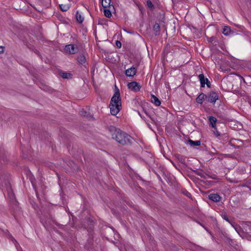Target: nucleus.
Instances as JSON below:
<instances>
[{
	"label": "nucleus",
	"mask_w": 251,
	"mask_h": 251,
	"mask_svg": "<svg viewBox=\"0 0 251 251\" xmlns=\"http://www.w3.org/2000/svg\"><path fill=\"white\" fill-rule=\"evenodd\" d=\"M110 113L116 115L122 109V101L119 89L115 86V93L111 99L109 106Z\"/></svg>",
	"instance_id": "obj_1"
},
{
	"label": "nucleus",
	"mask_w": 251,
	"mask_h": 251,
	"mask_svg": "<svg viewBox=\"0 0 251 251\" xmlns=\"http://www.w3.org/2000/svg\"><path fill=\"white\" fill-rule=\"evenodd\" d=\"M112 136L113 139L123 145L131 143V137L119 129H115Z\"/></svg>",
	"instance_id": "obj_2"
},
{
	"label": "nucleus",
	"mask_w": 251,
	"mask_h": 251,
	"mask_svg": "<svg viewBox=\"0 0 251 251\" xmlns=\"http://www.w3.org/2000/svg\"><path fill=\"white\" fill-rule=\"evenodd\" d=\"M219 99L217 93L215 92H210L207 95H206V100L213 104H215L216 101Z\"/></svg>",
	"instance_id": "obj_3"
},
{
	"label": "nucleus",
	"mask_w": 251,
	"mask_h": 251,
	"mask_svg": "<svg viewBox=\"0 0 251 251\" xmlns=\"http://www.w3.org/2000/svg\"><path fill=\"white\" fill-rule=\"evenodd\" d=\"M65 50L69 54H74L78 52V48L77 46L70 44L65 46Z\"/></svg>",
	"instance_id": "obj_4"
},
{
	"label": "nucleus",
	"mask_w": 251,
	"mask_h": 251,
	"mask_svg": "<svg viewBox=\"0 0 251 251\" xmlns=\"http://www.w3.org/2000/svg\"><path fill=\"white\" fill-rule=\"evenodd\" d=\"M199 78L201 82V87H204L205 84H206L207 87L210 88L211 83L207 78L204 77L203 74H201L199 75Z\"/></svg>",
	"instance_id": "obj_5"
},
{
	"label": "nucleus",
	"mask_w": 251,
	"mask_h": 251,
	"mask_svg": "<svg viewBox=\"0 0 251 251\" xmlns=\"http://www.w3.org/2000/svg\"><path fill=\"white\" fill-rule=\"evenodd\" d=\"M127 87L131 91L138 92L140 91L141 86L139 83L136 81H132L127 84Z\"/></svg>",
	"instance_id": "obj_6"
},
{
	"label": "nucleus",
	"mask_w": 251,
	"mask_h": 251,
	"mask_svg": "<svg viewBox=\"0 0 251 251\" xmlns=\"http://www.w3.org/2000/svg\"><path fill=\"white\" fill-rule=\"evenodd\" d=\"M162 177L166 180L167 183L170 185L173 184L176 180L175 177L172 174H162Z\"/></svg>",
	"instance_id": "obj_7"
},
{
	"label": "nucleus",
	"mask_w": 251,
	"mask_h": 251,
	"mask_svg": "<svg viewBox=\"0 0 251 251\" xmlns=\"http://www.w3.org/2000/svg\"><path fill=\"white\" fill-rule=\"evenodd\" d=\"M209 126H211L214 129H216V123L217 119L214 116H210L208 117Z\"/></svg>",
	"instance_id": "obj_8"
},
{
	"label": "nucleus",
	"mask_w": 251,
	"mask_h": 251,
	"mask_svg": "<svg viewBox=\"0 0 251 251\" xmlns=\"http://www.w3.org/2000/svg\"><path fill=\"white\" fill-rule=\"evenodd\" d=\"M137 69L135 67H131L126 71L125 74L127 76H133L136 73Z\"/></svg>",
	"instance_id": "obj_9"
},
{
	"label": "nucleus",
	"mask_w": 251,
	"mask_h": 251,
	"mask_svg": "<svg viewBox=\"0 0 251 251\" xmlns=\"http://www.w3.org/2000/svg\"><path fill=\"white\" fill-rule=\"evenodd\" d=\"M208 198L214 202H219L221 199V197L218 194H210Z\"/></svg>",
	"instance_id": "obj_10"
},
{
	"label": "nucleus",
	"mask_w": 251,
	"mask_h": 251,
	"mask_svg": "<svg viewBox=\"0 0 251 251\" xmlns=\"http://www.w3.org/2000/svg\"><path fill=\"white\" fill-rule=\"evenodd\" d=\"M204 100H206V95L201 93L197 97L196 100L197 103L201 104Z\"/></svg>",
	"instance_id": "obj_11"
},
{
	"label": "nucleus",
	"mask_w": 251,
	"mask_h": 251,
	"mask_svg": "<svg viewBox=\"0 0 251 251\" xmlns=\"http://www.w3.org/2000/svg\"><path fill=\"white\" fill-rule=\"evenodd\" d=\"M151 101L156 106H159L161 104L160 100L154 95H151Z\"/></svg>",
	"instance_id": "obj_12"
},
{
	"label": "nucleus",
	"mask_w": 251,
	"mask_h": 251,
	"mask_svg": "<svg viewBox=\"0 0 251 251\" xmlns=\"http://www.w3.org/2000/svg\"><path fill=\"white\" fill-rule=\"evenodd\" d=\"M77 61L79 64L85 66L86 62V58L83 54H80L77 57Z\"/></svg>",
	"instance_id": "obj_13"
},
{
	"label": "nucleus",
	"mask_w": 251,
	"mask_h": 251,
	"mask_svg": "<svg viewBox=\"0 0 251 251\" xmlns=\"http://www.w3.org/2000/svg\"><path fill=\"white\" fill-rule=\"evenodd\" d=\"M75 16L76 20L79 23L81 24L83 22L84 17L81 15V14L78 11L76 12Z\"/></svg>",
	"instance_id": "obj_14"
},
{
	"label": "nucleus",
	"mask_w": 251,
	"mask_h": 251,
	"mask_svg": "<svg viewBox=\"0 0 251 251\" xmlns=\"http://www.w3.org/2000/svg\"><path fill=\"white\" fill-rule=\"evenodd\" d=\"M153 30L155 35H157L160 33V27L158 23H155L153 27Z\"/></svg>",
	"instance_id": "obj_15"
},
{
	"label": "nucleus",
	"mask_w": 251,
	"mask_h": 251,
	"mask_svg": "<svg viewBox=\"0 0 251 251\" xmlns=\"http://www.w3.org/2000/svg\"><path fill=\"white\" fill-rule=\"evenodd\" d=\"M188 143L191 147L199 146L201 145V141L199 140L193 141L192 140H189Z\"/></svg>",
	"instance_id": "obj_16"
},
{
	"label": "nucleus",
	"mask_w": 251,
	"mask_h": 251,
	"mask_svg": "<svg viewBox=\"0 0 251 251\" xmlns=\"http://www.w3.org/2000/svg\"><path fill=\"white\" fill-rule=\"evenodd\" d=\"M111 0H102L101 5L104 8L110 6Z\"/></svg>",
	"instance_id": "obj_17"
},
{
	"label": "nucleus",
	"mask_w": 251,
	"mask_h": 251,
	"mask_svg": "<svg viewBox=\"0 0 251 251\" xmlns=\"http://www.w3.org/2000/svg\"><path fill=\"white\" fill-rule=\"evenodd\" d=\"M232 227L235 229V230H236V231L239 234H240V232L242 231L241 227L237 225V224H235L234 223H232L231 225Z\"/></svg>",
	"instance_id": "obj_18"
},
{
	"label": "nucleus",
	"mask_w": 251,
	"mask_h": 251,
	"mask_svg": "<svg viewBox=\"0 0 251 251\" xmlns=\"http://www.w3.org/2000/svg\"><path fill=\"white\" fill-rule=\"evenodd\" d=\"M60 75L63 78H71L72 75L69 73L61 72L60 73Z\"/></svg>",
	"instance_id": "obj_19"
},
{
	"label": "nucleus",
	"mask_w": 251,
	"mask_h": 251,
	"mask_svg": "<svg viewBox=\"0 0 251 251\" xmlns=\"http://www.w3.org/2000/svg\"><path fill=\"white\" fill-rule=\"evenodd\" d=\"M181 193L184 195L186 196V197L190 198V199H192L191 194L188 191H187V190H186L185 189H182L181 190Z\"/></svg>",
	"instance_id": "obj_20"
},
{
	"label": "nucleus",
	"mask_w": 251,
	"mask_h": 251,
	"mask_svg": "<svg viewBox=\"0 0 251 251\" xmlns=\"http://www.w3.org/2000/svg\"><path fill=\"white\" fill-rule=\"evenodd\" d=\"M230 28L229 26H225L223 29V33L225 35H229L230 32Z\"/></svg>",
	"instance_id": "obj_21"
},
{
	"label": "nucleus",
	"mask_w": 251,
	"mask_h": 251,
	"mask_svg": "<svg viewBox=\"0 0 251 251\" xmlns=\"http://www.w3.org/2000/svg\"><path fill=\"white\" fill-rule=\"evenodd\" d=\"M103 13L105 16L107 18H110L112 16L111 12L109 9L104 8L103 10Z\"/></svg>",
	"instance_id": "obj_22"
},
{
	"label": "nucleus",
	"mask_w": 251,
	"mask_h": 251,
	"mask_svg": "<svg viewBox=\"0 0 251 251\" xmlns=\"http://www.w3.org/2000/svg\"><path fill=\"white\" fill-rule=\"evenodd\" d=\"M9 239L12 241V242L15 244L16 248L17 249L18 246H19V243L17 242V241L15 239V238L12 236V235H10Z\"/></svg>",
	"instance_id": "obj_23"
},
{
	"label": "nucleus",
	"mask_w": 251,
	"mask_h": 251,
	"mask_svg": "<svg viewBox=\"0 0 251 251\" xmlns=\"http://www.w3.org/2000/svg\"><path fill=\"white\" fill-rule=\"evenodd\" d=\"M59 6L62 11H67L69 9V6L66 5L60 4Z\"/></svg>",
	"instance_id": "obj_24"
},
{
	"label": "nucleus",
	"mask_w": 251,
	"mask_h": 251,
	"mask_svg": "<svg viewBox=\"0 0 251 251\" xmlns=\"http://www.w3.org/2000/svg\"><path fill=\"white\" fill-rule=\"evenodd\" d=\"M221 216L222 218L225 220L226 221L228 222L230 225H231L233 223L229 219L227 216L226 214H222Z\"/></svg>",
	"instance_id": "obj_25"
},
{
	"label": "nucleus",
	"mask_w": 251,
	"mask_h": 251,
	"mask_svg": "<svg viewBox=\"0 0 251 251\" xmlns=\"http://www.w3.org/2000/svg\"><path fill=\"white\" fill-rule=\"evenodd\" d=\"M213 134L216 136L218 137L221 136V133L218 131L217 128L216 127V129H214L213 131Z\"/></svg>",
	"instance_id": "obj_26"
},
{
	"label": "nucleus",
	"mask_w": 251,
	"mask_h": 251,
	"mask_svg": "<svg viewBox=\"0 0 251 251\" xmlns=\"http://www.w3.org/2000/svg\"><path fill=\"white\" fill-rule=\"evenodd\" d=\"M147 4L149 8H151V9H152V8H153V4H152V3L151 2V1H150V0H148V1H147Z\"/></svg>",
	"instance_id": "obj_27"
},
{
	"label": "nucleus",
	"mask_w": 251,
	"mask_h": 251,
	"mask_svg": "<svg viewBox=\"0 0 251 251\" xmlns=\"http://www.w3.org/2000/svg\"><path fill=\"white\" fill-rule=\"evenodd\" d=\"M115 44H116V46L118 48H121L122 47V44H121V42L118 40L116 41Z\"/></svg>",
	"instance_id": "obj_28"
},
{
	"label": "nucleus",
	"mask_w": 251,
	"mask_h": 251,
	"mask_svg": "<svg viewBox=\"0 0 251 251\" xmlns=\"http://www.w3.org/2000/svg\"><path fill=\"white\" fill-rule=\"evenodd\" d=\"M177 156L178 157V159L181 162H183L184 161V159L183 158V156H180L179 155H177Z\"/></svg>",
	"instance_id": "obj_29"
},
{
	"label": "nucleus",
	"mask_w": 251,
	"mask_h": 251,
	"mask_svg": "<svg viewBox=\"0 0 251 251\" xmlns=\"http://www.w3.org/2000/svg\"><path fill=\"white\" fill-rule=\"evenodd\" d=\"M198 175L200 176L201 177H204V175H206V176H209L210 177H212V176L209 175L208 174H202V173H201V174H197Z\"/></svg>",
	"instance_id": "obj_30"
},
{
	"label": "nucleus",
	"mask_w": 251,
	"mask_h": 251,
	"mask_svg": "<svg viewBox=\"0 0 251 251\" xmlns=\"http://www.w3.org/2000/svg\"><path fill=\"white\" fill-rule=\"evenodd\" d=\"M143 110L147 116H149L150 118H151V116L149 114V113L146 110L144 109H143Z\"/></svg>",
	"instance_id": "obj_31"
},
{
	"label": "nucleus",
	"mask_w": 251,
	"mask_h": 251,
	"mask_svg": "<svg viewBox=\"0 0 251 251\" xmlns=\"http://www.w3.org/2000/svg\"><path fill=\"white\" fill-rule=\"evenodd\" d=\"M156 176H157V177L158 178V179H159L161 181H162V179H161V176H160L159 175H158L157 174H156Z\"/></svg>",
	"instance_id": "obj_32"
},
{
	"label": "nucleus",
	"mask_w": 251,
	"mask_h": 251,
	"mask_svg": "<svg viewBox=\"0 0 251 251\" xmlns=\"http://www.w3.org/2000/svg\"><path fill=\"white\" fill-rule=\"evenodd\" d=\"M3 52V48L2 47H0V53H2Z\"/></svg>",
	"instance_id": "obj_33"
},
{
	"label": "nucleus",
	"mask_w": 251,
	"mask_h": 251,
	"mask_svg": "<svg viewBox=\"0 0 251 251\" xmlns=\"http://www.w3.org/2000/svg\"><path fill=\"white\" fill-rule=\"evenodd\" d=\"M138 114L140 116V117L142 118V119H144V116H142V115L140 114V113L138 111Z\"/></svg>",
	"instance_id": "obj_34"
},
{
	"label": "nucleus",
	"mask_w": 251,
	"mask_h": 251,
	"mask_svg": "<svg viewBox=\"0 0 251 251\" xmlns=\"http://www.w3.org/2000/svg\"><path fill=\"white\" fill-rule=\"evenodd\" d=\"M188 176L190 177H191L193 176V175L192 174H188Z\"/></svg>",
	"instance_id": "obj_35"
},
{
	"label": "nucleus",
	"mask_w": 251,
	"mask_h": 251,
	"mask_svg": "<svg viewBox=\"0 0 251 251\" xmlns=\"http://www.w3.org/2000/svg\"><path fill=\"white\" fill-rule=\"evenodd\" d=\"M241 79H242V80L243 81V82L244 83H246V81H245V79L243 77H241Z\"/></svg>",
	"instance_id": "obj_36"
},
{
	"label": "nucleus",
	"mask_w": 251,
	"mask_h": 251,
	"mask_svg": "<svg viewBox=\"0 0 251 251\" xmlns=\"http://www.w3.org/2000/svg\"><path fill=\"white\" fill-rule=\"evenodd\" d=\"M57 176H58V178H60V176L58 175V174H57Z\"/></svg>",
	"instance_id": "obj_37"
},
{
	"label": "nucleus",
	"mask_w": 251,
	"mask_h": 251,
	"mask_svg": "<svg viewBox=\"0 0 251 251\" xmlns=\"http://www.w3.org/2000/svg\"><path fill=\"white\" fill-rule=\"evenodd\" d=\"M89 233L91 235L92 234V232L91 231H89Z\"/></svg>",
	"instance_id": "obj_38"
},
{
	"label": "nucleus",
	"mask_w": 251,
	"mask_h": 251,
	"mask_svg": "<svg viewBox=\"0 0 251 251\" xmlns=\"http://www.w3.org/2000/svg\"><path fill=\"white\" fill-rule=\"evenodd\" d=\"M28 171H29V172H30V171L29 170H28V169H27V171H26V172H28Z\"/></svg>",
	"instance_id": "obj_39"
}]
</instances>
